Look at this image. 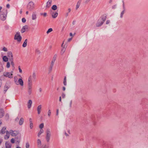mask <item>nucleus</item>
<instances>
[{"mask_svg":"<svg viewBox=\"0 0 148 148\" xmlns=\"http://www.w3.org/2000/svg\"><path fill=\"white\" fill-rule=\"evenodd\" d=\"M9 87L8 85H5L4 88V93H5L7 91Z\"/></svg>","mask_w":148,"mask_h":148,"instance_id":"nucleus-23","label":"nucleus"},{"mask_svg":"<svg viewBox=\"0 0 148 148\" xmlns=\"http://www.w3.org/2000/svg\"><path fill=\"white\" fill-rule=\"evenodd\" d=\"M22 12V11H20V13H21Z\"/></svg>","mask_w":148,"mask_h":148,"instance_id":"nucleus-62","label":"nucleus"},{"mask_svg":"<svg viewBox=\"0 0 148 148\" xmlns=\"http://www.w3.org/2000/svg\"><path fill=\"white\" fill-rule=\"evenodd\" d=\"M53 31V29L51 28L49 29L47 32V33L48 34L49 33Z\"/></svg>","mask_w":148,"mask_h":148,"instance_id":"nucleus-30","label":"nucleus"},{"mask_svg":"<svg viewBox=\"0 0 148 148\" xmlns=\"http://www.w3.org/2000/svg\"><path fill=\"white\" fill-rule=\"evenodd\" d=\"M32 85H28V91L29 94H31L32 90Z\"/></svg>","mask_w":148,"mask_h":148,"instance_id":"nucleus-10","label":"nucleus"},{"mask_svg":"<svg viewBox=\"0 0 148 148\" xmlns=\"http://www.w3.org/2000/svg\"><path fill=\"white\" fill-rule=\"evenodd\" d=\"M11 65L13 67H14V62L13 61V60H11Z\"/></svg>","mask_w":148,"mask_h":148,"instance_id":"nucleus-44","label":"nucleus"},{"mask_svg":"<svg viewBox=\"0 0 148 148\" xmlns=\"http://www.w3.org/2000/svg\"><path fill=\"white\" fill-rule=\"evenodd\" d=\"M42 106L41 105H39L37 108V110L38 113V114H40Z\"/></svg>","mask_w":148,"mask_h":148,"instance_id":"nucleus-16","label":"nucleus"},{"mask_svg":"<svg viewBox=\"0 0 148 148\" xmlns=\"http://www.w3.org/2000/svg\"><path fill=\"white\" fill-rule=\"evenodd\" d=\"M18 70H19V72L20 73H22V70L21 69V67H20V66H18Z\"/></svg>","mask_w":148,"mask_h":148,"instance_id":"nucleus-38","label":"nucleus"},{"mask_svg":"<svg viewBox=\"0 0 148 148\" xmlns=\"http://www.w3.org/2000/svg\"><path fill=\"white\" fill-rule=\"evenodd\" d=\"M5 148H11L12 147L11 145L9 142H6L5 143Z\"/></svg>","mask_w":148,"mask_h":148,"instance_id":"nucleus-13","label":"nucleus"},{"mask_svg":"<svg viewBox=\"0 0 148 148\" xmlns=\"http://www.w3.org/2000/svg\"><path fill=\"white\" fill-rule=\"evenodd\" d=\"M4 112L2 109H0V118L2 117L4 115Z\"/></svg>","mask_w":148,"mask_h":148,"instance_id":"nucleus-21","label":"nucleus"},{"mask_svg":"<svg viewBox=\"0 0 148 148\" xmlns=\"http://www.w3.org/2000/svg\"><path fill=\"white\" fill-rule=\"evenodd\" d=\"M41 15H43L44 16H46L47 15V13H41Z\"/></svg>","mask_w":148,"mask_h":148,"instance_id":"nucleus-41","label":"nucleus"},{"mask_svg":"<svg viewBox=\"0 0 148 148\" xmlns=\"http://www.w3.org/2000/svg\"><path fill=\"white\" fill-rule=\"evenodd\" d=\"M28 8L29 9L31 10L34 8V4L32 2H30L28 5Z\"/></svg>","mask_w":148,"mask_h":148,"instance_id":"nucleus-7","label":"nucleus"},{"mask_svg":"<svg viewBox=\"0 0 148 148\" xmlns=\"http://www.w3.org/2000/svg\"><path fill=\"white\" fill-rule=\"evenodd\" d=\"M66 77H65L64 78V85H66Z\"/></svg>","mask_w":148,"mask_h":148,"instance_id":"nucleus-32","label":"nucleus"},{"mask_svg":"<svg viewBox=\"0 0 148 148\" xmlns=\"http://www.w3.org/2000/svg\"><path fill=\"white\" fill-rule=\"evenodd\" d=\"M36 15L34 13L32 15V19L33 20L36 19Z\"/></svg>","mask_w":148,"mask_h":148,"instance_id":"nucleus-28","label":"nucleus"},{"mask_svg":"<svg viewBox=\"0 0 148 148\" xmlns=\"http://www.w3.org/2000/svg\"><path fill=\"white\" fill-rule=\"evenodd\" d=\"M52 1L51 0H49L47 3V8H49L51 5Z\"/></svg>","mask_w":148,"mask_h":148,"instance_id":"nucleus-20","label":"nucleus"},{"mask_svg":"<svg viewBox=\"0 0 148 148\" xmlns=\"http://www.w3.org/2000/svg\"><path fill=\"white\" fill-rule=\"evenodd\" d=\"M14 39L16 40L17 42H20L22 39V37L19 33H17L15 35Z\"/></svg>","mask_w":148,"mask_h":148,"instance_id":"nucleus-2","label":"nucleus"},{"mask_svg":"<svg viewBox=\"0 0 148 148\" xmlns=\"http://www.w3.org/2000/svg\"><path fill=\"white\" fill-rule=\"evenodd\" d=\"M105 18L103 20V21L101 19L99 20L97 23L96 25L97 26H99L101 25L104 21L105 20Z\"/></svg>","mask_w":148,"mask_h":148,"instance_id":"nucleus-8","label":"nucleus"},{"mask_svg":"<svg viewBox=\"0 0 148 148\" xmlns=\"http://www.w3.org/2000/svg\"><path fill=\"white\" fill-rule=\"evenodd\" d=\"M71 10L70 9H69V12H70Z\"/></svg>","mask_w":148,"mask_h":148,"instance_id":"nucleus-59","label":"nucleus"},{"mask_svg":"<svg viewBox=\"0 0 148 148\" xmlns=\"http://www.w3.org/2000/svg\"><path fill=\"white\" fill-rule=\"evenodd\" d=\"M3 50L4 51H5V52H6L7 51V49L5 47H4L3 48Z\"/></svg>","mask_w":148,"mask_h":148,"instance_id":"nucleus-42","label":"nucleus"},{"mask_svg":"<svg viewBox=\"0 0 148 148\" xmlns=\"http://www.w3.org/2000/svg\"><path fill=\"white\" fill-rule=\"evenodd\" d=\"M58 13L55 12H52V16L53 18H56L58 15Z\"/></svg>","mask_w":148,"mask_h":148,"instance_id":"nucleus-17","label":"nucleus"},{"mask_svg":"<svg viewBox=\"0 0 148 148\" xmlns=\"http://www.w3.org/2000/svg\"><path fill=\"white\" fill-rule=\"evenodd\" d=\"M29 143H27L26 144V148H29Z\"/></svg>","mask_w":148,"mask_h":148,"instance_id":"nucleus-35","label":"nucleus"},{"mask_svg":"<svg viewBox=\"0 0 148 148\" xmlns=\"http://www.w3.org/2000/svg\"><path fill=\"white\" fill-rule=\"evenodd\" d=\"M65 135H66V136H68V135L66 133H65Z\"/></svg>","mask_w":148,"mask_h":148,"instance_id":"nucleus-57","label":"nucleus"},{"mask_svg":"<svg viewBox=\"0 0 148 148\" xmlns=\"http://www.w3.org/2000/svg\"><path fill=\"white\" fill-rule=\"evenodd\" d=\"M12 72L11 73L8 72H4L3 73V75L6 77H8L9 78H12L13 77V74Z\"/></svg>","mask_w":148,"mask_h":148,"instance_id":"nucleus-3","label":"nucleus"},{"mask_svg":"<svg viewBox=\"0 0 148 148\" xmlns=\"http://www.w3.org/2000/svg\"><path fill=\"white\" fill-rule=\"evenodd\" d=\"M10 63L8 62L7 63L6 67L7 68H8L10 67Z\"/></svg>","mask_w":148,"mask_h":148,"instance_id":"nucleus-36","label":"nucleus"},{"mask_svg":"<svg viewBox=\"0 0 148 148\" xmlns=\"http://www.w3.org/2000/svg\"><path fill=\"white\" fill-rule=\"evenodd\" d=\"M10 133V135L13 136H16L18 134V132L16 131H13L12 130H10L9 131Z\"/></svg>","mask_w":148,"mask_h":148,"instance_id":"nucleus-6","label":"nucleus"},{"mask_svg":"<svg viewBox=\"0 0 148 148\" xmlns=\"http://www.w3.org/2000/svg\"><path fill=\"white\" fill-rule=\"evenodd\" d=\"M28 28V26L27 25H26L23 26L21 31V33H23L25 32V30H27Z\"/></svg>","mask_w":148,"mask_h":148,"instance_id":"nucleus-11","label":"nucleus"},{"mask_svg":"<svg viewBox=\"0 0 148 148\" xmlns=\"http://www.w3.org/2000/svg\"><path fill=\"white\" fill-rule=\"evenodd\" d=\"M11 142L12 143H14V138H12L11 140Z\"/></svg>","mask_w":148,"mask_h":148,"instance_id":"nucleus-40","label":"nucleus"},{"mask_svg":"<svg viewBox=\"0 0 148 148\" xmlns=\"http://www.w3.org/2000/svg\"><path fill=\"white\" fill-rule=\"evenodd\" d=\"M64 40L62 44L61 45V47H62V48H65V45H64Z\"/></svg>","mask_w":148,"mask_h":148,"instance_id":"nucleus-37","label":"nucleus"},{"mask_svg":"<svg viewBox=\"0 0 148 148\" xmlns=\"http://www.w3.org/2000/svg\"><path fill=\"white\" fill-rule=\"evenodd\" d=\"M8 57H9L10 58V59L11 60H13V54L12 52L10 51L8 52Z\"/></svg>","mask_w":148,"mask_h":148,"instance_id":"nucleus-12","label":"nucleus"},{"mask_svg":"<svg viewBox=\"0 0 148 148\" xmlns=\"http://www.w3.org/2000/svg\"><path fill=\"white\" fill-rule=\"evenodd\" d=\"M58 110H57V115H58Z\"/></svg>","mask_w":148,"mask_h":148,"instance_id":"nucleus-56","label":"nucleus"},{"mask_svg":"<svg viewBox=\"0 0 148 148\" xmlns=\"http://www.w3.org/2000/svg\"><path fill=\"white\" fill-rule=\"evenodd\" d=\"M88 1H89L90 0H88Z\"/></svg>","mask_w":148,"mask_h":148,"instance_id":"nucleus-64","label":"nucleus"},{"mask_svg":"<svg viewBox=\"0 0 148 148\" xmlns=\"http://www.w3.org/2000/svg\"><path fill=\"white\" fill-rule=\"evenodd\" d=\"M22 21L23 22L25 23L26 21V20L25 18H23Z\"/></svg>","mask_w":148,"mask_h":148,"instance_id":"nucleus-39","label":"nucleus"},{"mask_svg":"<svg viewBox=\"0 0 148 148\" xmlns=\"http://www.w3.org/2000/svg\"><path fill=\"white\" fill-rule=\"evenodd\" d=\"M4 12L5 14H1L0 15L1 18V20L3 21L5 20L6 19L7 10H4Z\"/></svg>","mask_w":148,"mask_h":148,"instance_id":"nucleus-5","label":"nucleus"},{"mask_svg":"<svg viewBox=\"0 0 148 148\" xmlns=\"http://www.w3.org/2000/svg\"><path fill=\"white\" fill-rule=\"evenodd\" d=\"M51 114V112L50 110H49L48 112V116H50Z\"/></svg>","mask_w":148,"mask_h":148,"instance_id":"nucleus-45","label":"nucleus"},{"mask_svg":"<svg viewBox=\"0 0 148 148\" xmlns=\"http://www.w3.org/2000/svg\"><path fill=\"white\" fill-rule=\"evenodd\" d=\"M110 22V21H106V24H109Z\"/></svg>","mask_w":148,"mask_h":148,"instance_id":"nucleus-49","label":"nucleus"},{"mask_svg":"<svg viewBox=\"0 0 148 148\" xmlns=\"http://www.w3.org/2000/svg\"><path fill=\"white\" fill-rule=\"evenodd\" d=\"M57 7L56 5H53L52 7V9L53 10H55L57 9Z\"/></svg>","mask_w":148,"mask_h":148,"instance_id":"nucleus-33","label":"nucleus"},{"mask_svg":"<svg viewBox=\"0 0 148 148\" xmlns=\"http://www.w3.org/2000/svg\"><path fill=\"white\" fill-rule=\"evenodd\" d=\"M2 84V82L0 80V88L1 87Z\"/></svg>","mask_w":148,"mask_h":148,"instance_id":"nucleus-51","label":"nucleus"},{"mask_svg":"<svg viewBox=\"0 0 148 148\" xmlns=\"http://www.w3.org/2000/svg\"><path fill=\"white\" fill-rule=\"evenodd\" d=\"M37 145L38 147H40L42 144L41 141L40 139H38L37 140Z\"/></svg>","mask_w":148,"mask_h":148,"instance_id":"nucleus-19","label":"nucleus"},{"mask_svg":"<svg viewBox=\"0 0 148 148\" xmlns=\"http://www.w3.org/2000/svg\"><path fill=\"white\" fill-rule=\"evenodd\" d=\"M6 7L8 8H9L10 7V5L9 4H7L6 5Z\"/></svg>","mask_w":148,"mask_h":148,"instance_id":"nucleus-50","label":"nucleus"},{"mask_svg":"<svg viewBox=\"0 0 148 148\" xmlns=\"http://www.w3.org/2000/svg\"><path fill=\"white\" fill-rule=\"evenodd\" d=\"M32 103V101L30 99L29 100L27 103V107L29 109L31 108Z\"/></svg>","mask_w":148,"mask_h":148,"instance_id":"nucleus-14","label":"nucleus"},{"mask_svg":"<svg viewBox=\"0 0 148 148\" xmlns=\"http://www.w3.org/2000/svg\"><path fill=\"white\" fill-rule=\"evenodd\" d=\"M28 12H27H27H26V14H28Z\"/></svg>","mask_w":148,"mask_h":148,"instance_id":"nucleus-60","label":"nucleus"},{"mask_svg":"<svg viewBox=\"0 0 148 148\" xmlns=\"http://www.w3.org/2000/svg\"><path fill=\"white\" fill-rule=\"evenodd\" d=\"M52 66H51L49 69V72H51L52 70Z\"/></svg>","mask_w":148,"mask_h":148,"instance_id":"nucleus-43","label":"nucleus"},{"mask_svg":"<svg viewBox=\"0 0 148 148\" xmlns=\"http://www.w3.org/2000/svg\"><path fill=\"white\" fill-rule=\"evenodd\" d=\"M24 121V119L23 118H21L19 122V124L21 125H22L23 122Z\"/></svg>","mask_w":148,"mask_h":148,"instance_id":"nucleus-29","label":"nucleus"},{"mask_svg":"<svg viewBox=\"0 0 148 148\" xmlns=\"http://www.w3.org/2000/svg\"><path fill=\"white\" fill-rule=\"evenodd\" d=\"M27 43V40L25 39V41L23 45V47H25L26 46Z\"/></svg>","mask_w":148,"mask_h":148,"instance_id":"nucleus-27","label":"nucleus"},{"mask_svg":"<svg viewBox=\"0 0 148 148\" xmlns=\"http://www.w3.org/2000/svg\"><path fill=\"white\" fill-rule=\"evenodd\" d=\"M2 123L0 121V124H1Z\"/></svg>","mask_w":148,"mask_h":148,"instance_id":"nucleus-61","label":"nucleus"},{"mask_svg":"<svg viewBox=\"0 0 148 148\" xmlns=\"http://www.w3.org/2000/svg\"><path fill=\"white\" fill-rule=\"evenodd\" d=\"M3 61L5 62H7L8 60V58L6 56H3Z\"/></svg>","mask_w":148,"mask_h":148,"instance_id":"nucleus-26","label":"nucleus"},{"mask_svg":"<svg viewBox=\"0 0 148 148\" xmlns=\"http://www.w3.org/2000/svg\"><path fill=\"white\" fill-rule=\"evenodd\" d=\"M81 1H79L77 2L76 7V10L78 8H79L81 4Z\"/></svg>","mask_w":148,"mask_h":148,"instance_id":"nucleus-25","label":"nucleus"},{"mask_svg":"<svg viewBox=\"0 0 148 148\" xmlns=\"http://www.w3.org/2000/svg\"><path fill=\"white\" fill-rule=\"evenodd\" d=\"M70 35L71 36H73V34L72 33H71L70 34Z\"/></svg>","mask_w":148,"mask_h":148,"instance_id":"nucleus-55","label":"nucleus"},{"mask_svg":"<svg viewBox=\"0 0 148 148\" xmlns=\"http://www.w3.org/2000/svg\"><path fill=\"white\" fill-rule=\"evenodd\" d=\"M16 148H21V147H16Z\"/></svg>","mask_w":148,"mask_h":148,"instance_id":"nucleus-58","label":"nucleus"},{"mask_svg":"<svg viewBox=\"0 0 148 148\" xmlns=\"http://www.w3.org/2000/svg\"><path fill=\"white\" fill-rule=\"evenodd\" d=\"M6 129V128L5 127H3L1 131V133L2 134H4L5 132V130Z\"/></svg>","mask_w":148,"mask_h":148,"instance_id":"nucleus-24","label":"nucleus"},{"mask_svg":"<svg viewBox=\"0 0 148 148\" xmlns=\"http://www.w3.org/2000/svg\"><path fill=\"white\" fill-rule=\"evenodd\" d=\"M18 84H16L17 85H20L21 86H23V82L21 78H19L17 82Z\"/></svg>","mask_w":148,"mask_h":148,"instance_id":"nucleus-9","label":"nucleus"},{"mask_svg":"<svg viewBox=\"0 0 148 148\" xmlns=\"http://www.w3.org/2000/svg\"><path fill=\"white\" fill-rule=\"evenodd\" d=\"M124 13V11H123V12H121V18H122V16H123V14Z\"/></svg>","mask_w":148,"mask_h":148,"instance_id":"nucleus-46","label":"nucleus"},{"mask_svg":"<svg viewBox=\"0 0 148 148\" xmlns=\"http://www.w3.org/2000/svg\"><path fill=\"white\" fill-rule=\"evenodd\" d=\"M65 48H62V49L61 51V53L62 54H63L65 52Z\"/></svg>","mask_w":148,"mask_h":148,"instance_id":"nucleus-34","label":"nucleus"},{"mask_svg":"<svg viewBox=\"0 0 148 148\" xmlns=\"http://www.w3.org/2000/svg\"><path fill=\"white\" fill-rule=\"evenodd\" d=\"M2 141H3L1 139H0V145L2 143Z\"/></svg>","mask_w":148,"mask_h":148,"instance_id":"nucleus-48","label":"nucleus"},{"mask_svg":"<svg viewBox=\"0 0 148 148\" xmlns=\"http://www.w3.org/2000/svg\"><path fill=\"white\" fill-rule=\"evenodd\" d=\"M65 96V95L64 94H63L62 95V97H63V98H64Z\"/></svg>","mask_w":148,"mask_h":148,"instance_id":"nucleus-53","label":"nucleus"},{"mask_svg":"<svg viewBox=\"0 0 148 148\" xmlns=\"http://www.w3.org/2000/svg\"><path fill=\"white\" fill-rule=\"evenodd\" d=\"M35 78V75L33 74L32 75H30L28 79L27 85L32 86V81Z\"/></svg>","mask_w":148,"mask_h":148,"instance_id":"nucleus-1","label":"nucleus"},{"mask_svg":"<svg viewBox=\"0 0 148 148\" xmlns=\"http://www.w3.org/2000/svg\"><path fill=\"white\" fill-rule=\"evenodd\" d=\"M6 134L4 136V139L5 140L8 139L10 137V133L8 131H7L6 132Z\"/></svg>","mask_w":148,"mask_h":148,"instance_id":"nucleus-15","label":"nucleus"},{"mask_svg":"<svg viewBox=\"0 0 148 148\" xmlns=\"http://www.w3.org/2000/svg\"><path fill=\"white\" fill-rule=\"evenodd\" d=\"M43 132H44V130H43V129H40V131H39V132L38 133V134L37 135L38 137H40V136L41 135V134L42 133H43Z\"/></svg>","mask_w":148,"mask_h":148,"instance_id":"nucleus-22","label":"nucleus"},{"mask_svg":"<svg viewBox=\"0 0 148 148\" xmlns=\"http://www.w3.org/2000/svg\"><path fill=\"white\" fill-rule=\"evenodd\" d=\"M46 139L47 142H49L50 140L51 136V132L49 129H47L46 132Z\"/></svg>","mask_w":148,"mask_h":148,"instance_id":"nucleus-4","label":"nucleus"},{"mask_svg":"<svg viewBox=\"0 0 148 148\" xmlns=\"http://www.w3.org/2000/svg\"><path fill=\"white\" fill-rule=\"evenodd\" d=\"M59 101H61V97H60Z\"/></svg>","mask_w":148,"mask_h":148,"instance_id":"nucleus-54","label":"nucleus"},{"mask_svg":"<svg viewBox=\"0 0 148 148\" xmlns=\"http://www.w3.org/2000/svg\"><path fill=\"white\" fill-rule=\"evenodd\" d=\"M10 0H8V1H9Z\"/></svg>","mask_w":148,"mask_h":148,"instance_id":"nucleus-63","label":"nucleus"},{"mask_svg":"<svg viewBox=\"0 0 148 148\" xmlns=\"http://www.w3.org/2000/svg\"><path fill=\"white\" fill-rule=\"evenodd\" d=\"M29 127L31 129H32L33 127L32 123V120L31 118L29 119Z\"/></svg>","mask_w":148,"mask_h":148,"instance_id":"nucleus-18","label":"nucleus"},{"mask_svg":"<svg viewBox=\"0 0 148 148\" xmlns=\"http://www.w3.org/2000/svg\"><path fill=\"white\" fill-rule=\"evenodd\" d=\"M63 90L64 91L65 90V88L64 87H63Z\"/></svg>","mask_w":148,"mask_h":148,"instance_id":"nucleus-52","label":"nucleus"},{"mask_svg":"<svg viewBox=\"0 0 148 148\" xmlns=\"http://www.w3.org/2000/svg\"><path fill=\"white\" fill-rule=\"evenodd\" d=\"M72 38V37L71 38H69L68 39V42H70Z\"/></svg>","mask_w":148,"mask_h":148,"instance_id":"nucleus-47","label":"nucleus"},{"mask_svg":"<svg viewBox=\"0 0 148 148\" xmlns=\"http://www.w3.org/2000/svg\"><path fill=\"white\" fill-rule=\"evenodd\" d=\"M44 124L41 123L39 125V127L40 129H42V128L44 127Z\"/></svg>","mask_w":148,"mask_h":148,"instance_id":"nucleus-31","label":"nucleus"}]
</instances>
